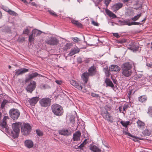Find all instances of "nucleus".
I'll use <instances>...</instances> for the list:
<instances>
[{"instance_id": "nucleus-6", "label": "nucleus", "mask_w": 152, "mask_h": 152, "mask_svg": "<svg viewBox=\"0 0 152 152\" xmlns=\"http://www.w3.org/2000/svg\"><path fill=\"white\" fill-rule=\"evenodd\" d=\"M101 113L102 115L104 118L110 123L113 122L112 119L111 118L110 114L109 113L106 109H103L101 111Z\"/></svg>"}, {"instance_id": "nucleus-45", "label": "nucleus", "mask_w": 152, "mask_h": 152, "mask_svg": "<svg viewBox=\"0 0 152 152\" xmlns=\"http://www.w3.org/2000/svg\"><path fill=\"white\" fill-rule=\"evenodd\" d=\"M126 25H127L129 26H131V22L130 20L129 19L125 20Z\"/></svg>"}, {"instance_id": "nucleus-21", "label": "nucleus", "mask_w": 152, "mask_h": 152, "mask_svg": "<svg viewBox=\"0 0 152 152\" xmlns=\"http://www.w3.org/2000/svg\"><path fill=\"white\" fill-rule=\"evenodd\" d=\"M109 70L110 71H118L120 70L119 67L116 65H112L110 67Z\"/></svg>"}, {"instance_id": "nucleus-10", "label": "nucleus", "mask_w": 152, "mask_h": 152, "mask_svg": "<svg viewBox=\"0 0 152 152\" xmlns=\"http://www.w3.org/2000/svg\"><path fill=\"white\" fill-rule=\"evenodd\" d=\"M36 86V82L34 81H32L28 85L26 89L27 91L31 93L35 88Z\"/></svg>"}, {"instance_id": "nucleus-7", "label": "nucleus", "mask_w": 152, "mask_h": 152, "mask_svg": "<svg viewBox=\"0 0 152 152\" xmlns=\"http://www.w3.org/2000/svg\"><path fill=\"white\" fill-rule=\"evenodd\" d=\"M42 75L39 74L37 72L34 71H32L31 73H29L27 77L25 80L26 83L28 82L31 80L32 79L37 77H42Z\"/></svg>"}, {"instance_id": "nucleus-55", "label": "nucleus", "mask_w": 152, "mask_h": 152, "mask_svg": "<svg viewBox=\"0 0 152 152\" xmlns=\"http://www.w3.org/2000/svg\"><path fill=\"white\" fill-rule=\"evenodd\" d=\"M113 35L116 37L117 38H118L120 37V36L118 35L117 33H114L113 34Z\"/></svg>"}, {"instance_id": "nucleus-43", "label": "nucleus", "mask_w": 152, "mask_h": 152, "mask_svg": "<svg viewBox=\"0 0 152 152\" xmlns=\"http://www.w3.org/2000/svg\"><path fill=\"white\" fill-rule=\"evenodd\" d=\"M141 24V23L140 22H136L134 21H131V26L134 25H140Z\"/></svg>"}, {"instance_id": "nucleus-2", "label": "nucleus", "mask_w": 152, "mask_h": 152, "mask_svg": "<svg viewBox=\"0 0 152 152\" xmlns=\"http://www.w3.org/2000/svg\"><path fill=\"white\" fill-rule=\"evenodd\" d=\"M17 123H19L20 126L19 127V131L18 134V136L19 133L20 132V128L21 127V131L22 134L25 136L28 135L31 130V127L30 124L28 123H23L21 125V123L19 122H16Z\"/></svg>"}, {"instance_id": "nucleus-27", "label": "nucleus", "mask_w": 152, "mask_h": 152, "mask_svg": "<svg viewBox=\"0 0 152 152\" xmlns=\"http://www.w3.org/2000/svg\"><path fill=\"white\" fill-rule=\"evenodd\" d=\"M105 83L107 85V86H110L112 88L114 87V85L109 79L106 78L105 79Z\"/></svg>"}, {"instance_id": "nucleus-28", "label": "nucleus", "mask_w": 152, "mask_h": 152, "mask_svg": "<svg viewBox=\"0 0 152 152\" xmlns=\"http://www.w3.org/2000/svg\"><path fill=\"white\" fill-rule=\"evenodd\" d=\"M138 100L139 101L141 102H143L147 100V98L145 96H142L139 97Z\"/></svg>"}, {"instance_id": "nucleus-34", "label": "nucleus", "mask_w": 152, "mask_h": 152, "mask_svg": "<svg viewBox=\"0 0 152 152\" xmlns=\"http://www.w3.org/2000/svg\"><path fill=\"white\" fill-rule=\"evenodd\" d=\"M8 13L10 15L16 16L18 15L14 11L10 10Z\"/></svg>"}, {"instance_id": "nucleus-26", "label": "nucleus", "mask_w": 152, "mask_h": 152, "mask_svg": "<svg viewBox=\"0 0 152 152\" xmlns=\"http://www.w3.org/2000/svg\"><path fill=\"white\" fill-rule=\"evenodd\" d=\"M58 132L60 134L64 136L68 135L70 134V133L67 129H63L59 130Z\"/></svg>"}, {"instance_id": "nucleus-44", "label": "nucleus", "mask_w": 152, "mask_h": 152, "mask_svg": "<svg viewBox=\"0 0 152 152\" xmlns=\"http://www.w3.org/2000/svg\"><path fill=\"white\" fill-rule=\"evenodd\" d=\"M36 133L39 136H41L42 135V132L39 130H36Z\"/></svg>"}, {"instance_id": "nucleus-14", "label": "nucleus", "mask_w": 152, "mask_h": 152, "mask_svg": "<svg viewBox=\"0 0 152 152\" xmlns=\"http://www.w3.org/2000/svg\"><path fill=\"white\" fill-rule=\"evenodd\" d=\"M123 133L126 135H128L131 137H133V140L135 142L137 141H138V139L140 140H143L142 138L138 137H137L135 136L132 134H131L129 132H128V130L126 131V130H124L123 131Z\"/></svg>"}, {"instance_id": "nucleus-60", "label": "nucleus", "mask_w": 152, "mask_h": 152, "mask_svg": "<svg viewBox=\"0 0 152 152\" xmlns=\"http://www.w3.org/2000/svg\"><path fill=\"white\" fill-rule=\"evenodd\" d=\"M126 40L125 39H123L119 41V42L120 43H123L126 42Z\"/></svg>"}, {"instance_id": "nucleus-9", "label": "nucleus", "mask_w": 152, "mask_h": 152, "mask_svg": "<svg viewBox=\"0 0 152 152\" xmlns=\"http://www.w3.org/2000/svg\"><path fill=\"white\" fill-rule=\"evenodd\" d=\"M129 46L128 48V49L132 50L134 52H136V51H138L139 52H140L141 51V48L135 42L131 43L129 45Z\"/></svg>"}, {"instance_id": "nucleus-54", "label": "nucleus", "mask_w": 152, "mask_h": 152, "mask_svg": "<svg viewBox=\"0 0 152 152\" xmlns=\"http://www.w3.org/2000/svg\"><path fill=\"white\" fill-rule=\"evenodd\" d=\"M75 25L77 26L80 27H82V24L80 23L78 21H77V23H76Z\"/></svg>"}, {"instance_id": "nucleus-31", "label": "nucleus", "mask_w": 152, "mask_h": 152, "mask_svg": "<svg viewBox=\"0 0 152 152\" xmlns=\"http://www.w3.org/2000/svg\"><path fill=\"white\" fill-rule=\"evenodd\" d=\"M8 100H6V99H4L1 104V108L2 109H3L4 108L5 105L8 102Z\"/></svg>"}, {"instance_id": "nucleus-1", "label": "nucleus", "mask_w": 152, "mask_h": 152, "mask_svg": "<svg viewBox=\"0 0 152 152\" xmlns=\"http://www.w3.org/2000/svg\"><path fill=\"white\" fill-rule=\"evenodd\" d=\"M1 117L2 113L0 112V130L3 132H6L14 139L17 138L18 132L19 131V123H15L13 124L12 125L13 130H11L9 129L8 126L7 125L6 120L9 118L7 116H4L2 122L1 120Z\"/></svg>"}, {"instance_id": "nucleus-30", "label": "nucleus", "mask_w": 152, "mask_h": 152, "mask_svg": "<svg viewBox=\"0 0 152 152\" xmlns=\"http://www.w3.org/2000/svg\"><path fill=\"white\" fill-rule=\"evenodd\" d=\"M137 123V124L138 126L140 128L144 127L145 125L144 123L140 120H138Z\"/></svg>"}, {"instance_id": "nucleus-53", "label": "nucleus", "mask_w": 152, "mask_h": 152, "mask_svg": "<svg viewBox=\"0 0 152 152\" xmlns=\"http://www.w3.org/2000/svg\"><path fill=\"white\" fill-rule=\"evenodd\" d=\"M29 30L28 28H26L23 31V34H28Z\"/></svg>"}, {"instance_id": "nucleus-29", "label": "nucleus", "mask_w": 152, "mask_h": 152, "mask_svg": "<svg viewBox=\"0 0 152 152\" xmlns=\"http://www.w3.org/2000/svg\"><path fill=\"white\" fill-rule=\"evenodd\" d=\"M40 88L41 89H45L50 88V87L47 84H42L40 85Z\"/></svg>"}, {"instance_id": "nucleus-37", "label": "nucleus", "mask_w": 152, "mask_h": 152, "mask_svg": "<svg viewBox=\"0 0 152 152\" xmlns=\"http://www.w3.org/2000/svg\"><path fill=\"white\" fill-rule=\"evenodd\" d=\"M86 139H85V140L79 146V147L80 149H82L83 147L86 145L87 144Z\"/></svg>"}, {"instance_id": "nucleus-8", "label": "nucleus", "mask_w": 152, "mask_h": 152, "mask_svg": "<svg viewBox=\"0 0 152 152\" xmlns=\"http://www.w3.org/2000/svg\"><path fill=\"white\" fill-rule=\"evenodd\" d=\"M59 42V40L56 37H51L49 38L46 41V43L50 45H56Z\"/></svg>"}, {"instance_id": "nucleus-40", "label": "nucleus", "mask_w": 152, "mask_h": 152, "mask_svg": "<svg viewBox=\"0 0 152 152\" xmlns=\"http://www.w3.org/2000/svg\"><path fill=\"white\" fill-rule=\"evenodd\" d=\"M4 31L7 32H10L11 31V28L8 26H5L3 29Z\"/></svg>"}, {"instance_id": "nucleus-42", "label": "nucleus", "mask_w": 152, "mask_h": 152, "mask_svg": "<svg viewBox=\"0 0 152 152\" xmlns=\"http://www.w3.org/2000/svg\"><path fill=\"white\" fill-rule=\"evenodd\" d=\"M129 107V105L127 104H124L123 107V111H126Z\"/></svg>"}, {"instance_id": "nucleus-46", "label": "nucleus", "mask_w": 152, "mask_h": 152, "mask_svg": "<svg viewBox=\"0 0 152 152\" xmlns=\"http://www.w3.org/2000/svg\"><path fill=\"white\" fill-rule=\"evenodd\" d=\"M91 95L93 97H96L98 98L99 97V94H96L94 93H91Z\"/></svg>"}, {"instance_id": "nucleus-32", "label": "nucleus", "mask_w": 152, "mask_h": 152, "mask_svg": "<svg viewBox=\"0 0 152 152\" xmlns=\"http://www.w3.org/2000/svg\"><path fill=\"white\" fill-rule=\"evenodd\" d=\"M147 113L148 114L149 117H152V106H150L148 107Z\"/></svg>"}, {"instance_id": "nucleus-25", "label": "nucleus", "mask_w": 152, "mask_h": 152, "mask_svg": "<svg viewBox=\"0 0 152 152\" xmlns=\"http://www.w3.org/2000/svg\"><path fill=\"white\" fill-rule=\"evenodd\" d=\"M89 149L94 152H101V150L95 145H90Z\"/></svg>"}, {"instance_id": "nucleus-13", "label": "nucleus", "mask_w": 152, "mask_h": 152, "mask_svg": "<svg viewBox=\"0 0 152 152\" xmlns=\"http://www.w3.org/2000/svg\"><path fill=\"white\" fill-rule=\"evenodd\" d=\"M123 6V4L121 2H119L114 5L112 7V10L113 12H116L122 8Z\"/></svg>"}, {"instance_id": "nucleus-41", "label": "nucleus", "mask_w": 152, "mask_h": 152, "mask_svg": "<svg viewBox=\"0 0 152 152\" xmlns=\"http://www.w3.org/2000/svg\"><path fill=\"white\" fill-rule=\"evenodd\" d=\"M48 11L50 15L55 16H57V14L53 10H48Z\"/></svg>"}, {"instance_id": "nucleus-39", "label": "nucleus", "mask_w": 152, "mask_h": 152, "mask_svg": "<svg viewBox=\"0 0 152 152\" xmlns=\"http://www.w3.org/2000/svg\"><path fill=\"white\" fill-rule=\"evenodd\" d=\"M104 72L105 75L107 77H109L110 76L109 70L108 68H104Z\"/></svg>"}, {"instance_id": "nucleus-52", "label": "nucleus", "mask_w": 152, "mask_h": 152, "mask_svg": "<svg viewBox=\"0 0 152 152\" xmlns=\"http://www.w3.org/2000/svg\"><path fill=\"white\" fill-rule=\"evenodd\" d=\"M73 40L75 42H77L79 40V38L77 37L72 38Z\"/></svg>"}, {"instance_id": "nucleus-35", "label": "nucleus", "mask_w": 152, "mask_h": 152, "mask_svg": "<svg viewBox=\"0 0 152 152\" xmlns=\"http://www.w3.org/2000/svg\"><path fill=\"white\" fill-rule=\"evenodd\" d=\"M151 132L148 129H145L143 133L146 136H149L151 134Z\"/></svg>"}, {"instance_id": "nucleus-3", "label": "nucleus", "mask_w": 152, "mask_h": 152, "mask_svg": "<svg viewBox=\"0 0 152 152\" xmlns=\"http://www.w3.org/2000/svg\"><path fill=\"white\" fill-rule=\"evenodd\" d=\"M51 110L54 115L58 116L62 115L64 113L63 107L60 105L54 104L51 106Z\"/></svg>"}, {"instance_id": "nucleus-36", "label": "nucleus", "mask_w": 152, "mask_h": 152, "mask_svg": "<svg viewBox=\"0 0 152 152\" xmlns=\"http://www.w3.org/2000/svg\"><path fill=\"white\" fill-rule=\"evenodd\" d=\"M75 117L74 115H70L69 118V121L72 124H74L75 123Z\"/></svg>"}, {"instance_id": "nucleus-63", "label": "nucleus", "mask_w": 152, "mask_h": 152, "mask_svg": "<svg viewBox=\"0 0 152 152\" xmlns=\"http://www.w3.org/2000/svg\"><path fill=\"white\" fill-rule=\"evenodd\" d=\"M146 66H148L151 67H152V64H150L149 63H148L146 64Z\"/></svg>"}, {"instance_id": "nucleus-15", "label": "nucleus", "mask_w": 152, "mask_h": 152, "mask_svg": "<svg viewBox=\"0 0 152 152\" xmlns=\"http://www.w3.org/2000/svg\"><path fill=\"white\" fill-rule=\"evenodd\" d=\"M39 99V97H33L28 100V102L30 105L34 106Z\"/></svg>"}, {"instance_id": "nucleus-64", "label": "nucleus", "mask_w": 152, "mask_h": 152, "mask_svg": "<svg viewBox=\"0 0 152 152\" xmlns=\"http://www.w3.org/2000/svg\"><path fill=\"white\" fill-rule=\"evenodd\" d=\"M129 0H122L124 4L127 3Z\"/></svg>"}, {"instance_id": "nucleus-19", "label": "nucleus", "mask_w": 152, "mask_h": 152, "mask_svg": "<svg viewBox=\"0 0 152 152\" xmlns=\"http://www.w3.org/2000/svg\"><path fill=\"white\" fill-rule=\"evenodd\" d=\"M122 69V74L125 77H128L130 76L132 73L131 69Z\"/></svg>"}, {"instance_id": "nucleus-48", "label": "nucleus", "mask_w": 152, "mask_h": 152, "mask_svg": "<svg viewBox=\"0 0 152 152\" xmlns=\"http://www.w3.org/2000/svg\"><path fill=\"white\" fill-rule=\"evenodd\" d=\"M2 8L5 11L8 12L9 10H10L8 7L4 6H2Z\"/></svg>"}, {"instance_id": "nucleus-17", "label": "nucleus", "mask_w": 152, "mask_h": 152, "mask_svg": "<svg viewBox=\"0 0 152 152\" xmlns=\"http://www.w3.org/2000/svg\"><path fill=\"white\" fill-rule=\"evenodd\" d=\"M96 67L95 66H92L88 69V73L90 76H94L95 75L96 72Z\"/></svg>"}, {"instance_id": "nucleus-33", "label": "nucleus", "mask_w": 152, "mask_h": 152, "mask_svg": "<svg viewBox=\"0 0 152 152\" xmlns=\"http://www.w3.org/2000/svg\"><path fill=\"white\" fill-rule=\"evenodd\" d=\"M129 121H121V123L122 125L124 127H126L129 124Z\"/></svg>"}, {"instance_id": "nucleus-22", "label": "nucleus", "mask_w": 152, "mask_h": 152, "mask_svg": "<svg viewBox=\"0 0 152 152\" xmlns=\"http://www.w3.org/2000/svg\"><path fill=\"white\" fill-rule=\"evenodd\" d=\"M79 51V50L77 47L73 49H71L70 53L68 54V56H72L76 53H78Z\"/></svg>"}, {"instance_id": "nucleus-61", "label": "nucleus", "mask_w": 152, "mask_h": 152, "mask_svg": "<svg viewBox=\"0 0 152 152\" xmlns=\"http://www.w3.org/2000/svg\"><path fill=\"white\" fill-rule=\"evenodd\" d=\"M77 21L75 20L74 19H72L71 20V22L73 23V24H76V23H77Z\"/></svg>"}, {"instance_id": "nucleus-59", "label": "nucleus", "mask_w": 152, "mask_h": 152, "mask_svg": "<svg viewBox=\"0 0 152 152\" xmlns=\"http://www.w3.org/2000/svg\"><path fill=\"white\" fill-rule=\"evenodd\" d=\"M55 82L57 84L59 85H61L62 83V81L60 80H56Z\"/></svg>"}, {"instance_id": "nucleus-16", "label": "nucleus", "mask_w": 152, "mask_h": 152, "mask_svg": "<svg viewBox=\"0 0 152 152\" xmlns=\"http://www.w3.org/2000/svg\"><path fill=\"white\" fill-rule=\"evenodd\" d=\"M90 76L88 72H84L82 74L81 78L84 84H86L87 83L88 79Z\"/></svg>"}, {"instance_id": "nucleus-62", "label": "nucleus", "mask_w": 152, "mask_h": 152, "mask_svg": "<svg viewBox=\"0 0 152 152\" xmlns=\"http://www.w3.org/2000/svg\"><path fill=\"white\" fill-rule=\"evenodd\" d=\"M131 91H129L128 94L127 96L129 98V99L131 97Z\"/></svg>"}, {"instance_id": "nucleus-57", "label": "nucleus", "mask_w": 152, "mask_h": 152, "mask_svg": "<svg viewBox=\"0 0 152 152\" xmlns=\"http://www.w3.org/2000/svg\"><path fill=\"white\" fill-rule=\"evenodd\" d=\"M119 22H121V23L123 25H126L125 20L121 21V20H119Z\"/></svg>"}, {"instance_id": "nucleus-11", "label": "nucleus", "mask_w": 152, "mask_h": 152, "mask_svg": "<svg viewBox=\"0 0 152 152\" xmlns=\"http://www.w3.org/2000/svg\"><path fill=\"white\" fill-rule=\"evenodd\" d=\"M28 69L21 68L18 69H16L15 70V75H16L17 76H18L20 75H22L23 74L29 72Z\"/></svg>"}, {"instance_id": "nucleus-23", "label": "nucleus", "mask_w": 152, "mask_h": 152, "mask_svg": "<svg viewBox=\"0 0 152 152\" xmlns=\"http://www.w3.org/2000/svg\"><path fill=\"white\" fill-rule=\"evenodd\" d=\"M132 64L129 62H127L124 64L122 66V69H131Z\"/></svg>"}, {"instance_id": "nucleus-49", "label": "nucleus", "mask_w": 152, "mask_h": 152, "mask_svg": "<svg viewBox=\"0 0 152 152\" xmlns=\"http://www.w3.org/2000/svg\"><path fill=\"white\" fill-rule=\"evenodd\" d=\"M110 1L111 0H105L104 3L107 7Z\"/></svg>"}, {"instance_id": "nucleus-5", "label": "nucleus", "mask_w": 152, "mask_h": 152, "mask_svg": "<svg viewBox=\"0 0 152 152\" xmlns=\"http://www.w3.org/2000/svg\"><path fill=\"white\" fill-rule=\"evenodd\" d=\"M51 99L48 97L43 98L39 101L41 106L43 107H48L51 104Z\"/></svg>"}, {"instance_id": "nucleus-50", "label": "nucleus", "mask_w": 152, "mask_h": 152, "mask_svg": "<svg viewBox=\"0 0 152 152\" xmlns=\"http://www.w3.org/2000/svg\"><path fill=\"white\" fill-rule=\"evenodd\" d=\"M32 34H33V35H34L36 34H37L38 33V31L37 30H32Z\"/></svg>"}, {"instance_id": "nucleus-58", "label": "nucleus", "mask_w": 152, "mask_h": 152, "mask_svg": "<svg viewBox=\"0 0 152 152\" xmlns=\"http://www.w3.org/2000/svg\"><path fill=\"white\" fill-rule=\"evenodd\" d=\"M119 109L120 113H122L124 114V113L123 112V107H122L120 106L119 107Z\"/></svg>"}, {"instance_id": "nucleus-38", "label": "nucleus", "mask_w": 152, "mask_h": 152, "mask_svg": "<svg viewBox=\"0 0 152 152\" xmlns=\"http://www.w3.org/2000/svg\"><path fill=\"white\" fill-rule=\"evenodd\" d=\"M34 36L35 35L32 34L29 35L28 38V41L29 42H31L34 41Z\"/></svg>"}, {"instance_id": "nucleus-20", "label": "nucleus", "mask_w": 152, "mask_h": 152, "mask_svg": "<svg viewBox=\"0 0 152 152\" xmlns=\"http://www.w3.org/2000/svg\"><path fill=\"white\" fill-rule=\"evenodd\" d=\"M24 144L25 146L29 148H32L33 146V142L30 140H26L24 142Z\"/></svg>"}, {"instance_id": "nucleus-56", "label": "nucleus", "mask_w": 152, "mask_h": 152, "mask_svg": "<svg viewBox=\"0 0 152 152\" xmlns=\"http://www.w3.org/2000/svg\"><path fill=\"white\" fill-rule=\"evenodd\" d=\"M92 23L95 26H98V23L93 20L92 21Z\"/></svg>"}, {"instance_id": "nucleus-18", "label": "nucleus", "mask_w": 152, "mask_h": 152, "mask_svg": "<svg viewBox=\"0 0 152 152\" xmlns=\"http://www.w3.org/2000/svg\"><path fill=\"white\" fill-rule=\"evenodd\" d=\"M81 133L80 131H78L73 134V139L74 141H78L80 140Z\"/></svg>"}, {"instance_id": "nucleus-12", "label": "nucleus", "mask_w": 152, "mask_h": 152, "mask_svg": "<svg viewBox=\"0 0 152 152\" xmlns=\"http://www.w3.org/2000/svg\"><path fill=\"white\" fill-rule=\"evenodd\" d=\"M70 82L72 85L79 90H81L82 89L83 86L81 83H77L74 80L70 81Z\"/></svg>"}, {"instance_id": "nucleus-51", "label": "nucleus", "mask_w": 152, "mask_h": 152, "mask_svg": "<svg viewBox=\"0 0 152 152\" xmlns=\"http://www.w3.org/2000/svg\"><path fill=\"white\" fill-rule=\"evenodd\" d=\"M77 62L79 64L81 63L82 62L81 58L80 57L77 58Z\"/></svg>"}, {"instance_id": "nucleus-24", "label": "nucleus", "mask_w": 152, "mask_h": 152, "mask_svg": "<svg viewBox=\"0 0 152 152\" xmlns=\"http://www.w3.org/2000/svg\"><path fill=\"white\" fill-rule=\"evenodd\" d=\"M105 12L107 14L110 18H111L113 19L117 18V16L115 14L108 9L105 10Z\"/></svg>"}, {"instance_id": "nucleus-4", "label": "nucleus", "mask_w": 152, "mask_h": 152, "mask_svg": "<svg viewBox=\"0 0 152 152\" xmlns=\"http://www.w3.org/2000/svg\"><path fill=\"white\" fill-rule=\"evenodd\" d=\"M9 114L10 117L13 120H16L20 116V112L17 109L12 108L9 110Z\"/></svg>"}, {"instance_id": "nucleus-47", "label": "nucleus", "mask_w": 152, "mask_h": 152, "mask_svg": "<svg viewBox=\"0 0 152 152\" xmlns=\"http://www.w3.org/2000/svg\"><path fill=\"white\" fill-rule=\"evenodd\" d=\"M139 19V18L137 17V15H136L134 16L133 18H131V20L133 21H135Z\"/></svg>"}]
</instances>
